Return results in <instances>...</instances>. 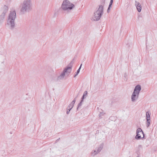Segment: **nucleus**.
<instances>
[{"instance_id": "4", "label": "nucleus", "mask_w": 157, "mask_h": 157, "mask_svg": "<svg viewBox=\"0 0 157 157\" xmlns=\"http://www.w3.org/2000/svg\"><path fill=\"white\" fill-rule=\"evenodd\" d=\"M141 87L140 85H138L136 87L132 97V101H134L135 100L136 96H138Z\"/></svg>"}, {"instance_id": "11", "label": "nucleus", "mask_w": 157, "mask_h": 157, "mask_svg": "<svg viewBox=\"0 0 157 157\" xmlns=\"http://www.w3.org/2000/svg\"><path fill=\"white\" fill-rule=\"evenodd\" d=\"M113 2V0H111V1L110 2V5H109V6H110L111 5H112V4Z\"/></svg>"}, {"instance_id": "7", "label": "nucleus", "mask_w": 157, "mask_h": 157, "mask_svg": "<svg viewBox=\"0 0 157 157\" xmlns=\"http://www.w3.org/2000/svg\"><path fill=\"white\" fill-rule=\"evenodd\" d=\"M136 5L138 11L139 12H140L141 10V7L140 4L137 2H136Z\"/></svg>"}, {"instance_id": "13", "label": "nucleus", "mask_w": 157, "mask_h": 157, "mask_svg": "<svg viewBox=\"0 0 157 157\" xmlns=\"http://www.w3.org/2000/svg\"><path fill=\"white\" fill-rule=\"evenodd\" d=\"M73 106L72 105L71 106V108H72L73 107Z\"/></svg>"}, {"instance_id": "9", "label": "nucleus", "mask_w": 157, "mask_h": 157, "mask_svg": "<svg viewBox=\"0 0 157 157\" xmlns=\"http://www.w3.org/2000/svg\"><path fill=\"white\" fill-rule=\"evenodd\" d=\"M87 94V92L86 91H85L84 93L83 96V98L84 97V96L86 95Z\"/></svg>"}, {"instance_id": "2", "label": "nucleus", "mask_w": 157, "mask_h": 157, "mask_svg": "<svg viewBox=\"0 0 157 157\" xmlns=\"http://www.w3.org/2000/svg\"><path fill=\"white\" fill-rule=\"evenodd\" d=\"M16 17V14L15 11H11L8 18V22L10 23L11 26H14V21Z\"/></svg>"}, {"instance_id": "12", "label": "nucleus", "mask_w": 157, "mask_h": 157, "mask_svg": "<svg viewBox=\"0 0 157 157\" xmlns=\"http://www.w3.org/2000/svg\"><path fill=\"white\" fill-rule=\"evenodd\" d=\"M73 102H74V103L75 101V100H73Z\"/></svg>"}, {"instance_id": "6", "label": "nucleus", "mask_w": 157, "mask_h": 157, "mask_svg": "<svg viewBox=\"0 0 157 157\" xmlns=\"http://www.w3.org/2000/svg\"><path fill=\"white\" fill-rule=\"evenodd\" d=\"M146 119L147 120V121L148 122V125L149 126L150 124V115L149 114V113L148 112H147L146 113Z\"/></svg>"}, {"instance_id": "1", "label": "nucleus", "mask_w": 157, "mask_h": 157, "mask_svg": "<svg viewBox=\"0 0 157 157\" xmlns=\"http://www.w3.org/2000/svg\"><path fill=\"white\" fill-rule=\"evenodd\" d=\"M103 6H99L98 10L94 13V20H98L100 19L101 15L103 12Z\"/></svg>"}, {"instance_id": "10", "label": "nucleus", "mask_w": 157, "mask_h": 157, "mask_svg": "<svg viewBox=\"0 0 157 157\" xmlns=\"http://www.w3.org/2000/svg\"><path fill=\"white\" fill-rule=\"evenodd\" d=\"M82 64H81V65L80 66V67L79 68V69L78 70V71H77V74H78V73L79 72V71H80V69L81 67V66H82Z\"/></svg>"}, {"instance_id": "8", "label": "nucleus", "mask_w": 157, "mask_h": 157, "mask_svg": "<svg viewBox=\"0 0 157 157\" xmlns=\"http://www.w3.org/2000/svg\"><path fill=\"white\" fill-rule=\"evenodd\" d=\"M71 70V68L70 67H67L63 71L64 74L66 72H70Z\"/></svg>"}, {"instance_id": "5", "label": "nucleus", "mask_w": 157, "mask_h": 157, "mask_svg": "<svg viewBox=\"0 0 157 157\" xmlns=\"http://www.w3.org/2000/svg\"><path fill=\"white\" fill-rule=\"evenodd\" d=\"M137 134L136 136V138L139 139L143 138L144 137V136L143 131L141 129L138 128L137 130Z\"/></svg>"}, {"instance_id": "3", "label": "nucleus", "mask_w": 157, "mask_h": 157, "mask_svg": "<svg viewBox=\"0 0 157 157\" xmlns=\"http://www.w3.org/2000/svg\"><path fill=\"white\" fill-rule=\"evenodd\" d=\"M73 4L69 2L68 0L64 1L62 5V8L63 10L71 9L74 7Z\"/></svg>"}]
</instances>
